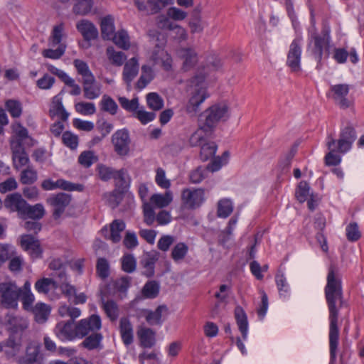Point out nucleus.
<instances>
[{
    "instance_id": "f257e3e1",
    "label": "nucleus",
    "mask_w": 364,
    "mask_h": 364,
    "mask_svg": "<svg viewBox=\"0 0 364 364\" xmlns=\"http://www.w3.org/2000/svg\"><path fill=\"white\" fill-rule=\"evenodd\" d=\"M325 295L330 313L329 346L331 360H335L338 343V328L337 326L338 309L337 302H342L343 293L341 277L339 269L331 264L328 269Z\"/></svg>"
},
{
    "instance_id": "f03ea898",
    "label": "nucleus",
    "mask_w": 364,
    "mask_h": 364,
    "mask_svg": "<svg viewBox=\"0 0 364 364\" xmlns=\"http://www.w3.org/2000/svg\"><path fill=\"white\" fill-rule=\"evenodd\" d=\"M230 117V105L226 102L215 103L199 115L198 128L189 139L191 146L200 144L205 137H210L220 122H226Z\"/></svg>"
},
{
    "instance_id": "7ed1b4c3",
    "label": "nucleus",
    "mask_w": 364,
    "mask_h": 364,
    "mask_svg": "<svg viewBox=\"0 0 364 364\" xmlns=\"http://www.w3.org/2000/svg\"><path fill=\"white\" fill-rule=\"evenodd\" d=\"M223 65L220 59L214 58L206 66L200 67L195 75L188 81L191 88V97L186 105V112L190 116H196L200 105L208 97L205 80L211 70H218Z\"/></svg>"
},
{
    "instance_id": "20e7f679",
    "label": "nucleus",
    "mask_w": 364,
    "mask_h": 364,
    "mask_svg": "<svg viewBox=\"0 0 364 364\" xmlns=\"http://www.w3.org/2000/svg\"><path fill=\"white\" fill-rule=\"evenodd\" d=\"M63 31L64 26L63 23H60L53 27L51 36L48 39V43L52 48L57 46H58L56 49L48 48L43 50L42 52L43 57L51 59H59L65 53L66 45L61 43Z\"/></svg>"
},
{
    "instance_id": "39448f33",
    "label": "nucleus",
    "mask_w": 364,
    "mask_h": 364,
    "mask_svg": "<svg viewBox=\"0 0 364 364\" xmlns=\"http://www.w3.org/2000/svg\"><path fill=\"white\" fill-rule=\"evenodd\" d=\"M21 288L14 282L0 283V304L5 309H16Z\"/></svg>"
},
{
    "instance_id": "423d86ee",
    "label": "nucleus",
    "mask_w": 364,
    "mask_h": 364,
    "mask_svg": "<svg viewBox=\"0 0 364 364\" xmlns=\"http://www.w3.org/2000/svg\"><path fill=\"white\" fill-rule=\"evenodd\" d=\"M204 200V190L202 188H185L181 192V201L186 208L195 209Z\"/></svg>"
},
{
    "instance_id": "0eeeda50",
    "label": "nucleus",
    "mask_w": 364,
    "mask_h": 364,
    "mask_svg": "<svg viewBox=\"0 0 364 364\" xmlns=\"http://www.w3.org/2000/svg\"><path fill=\"white\" fill-rule=\"evenodd\" d=\"M295 196L299 203L307 201L308 207L311 210H314L317 205L318 196L311 192V188L305 181H301L298 184Z\"/></svg>"
},
{
    "instance_id": "6e6552de",
    "label": "nucleus",
    "mask_w": 364,
    "mask_h": 364,
    "mask_svg": "<svg viewBox=\"0 0 364 364\" xmlns=\"http://www.w3.org/2000/svg\"><path fill=\"white\" fill-rule=\"evenodd\" d=\"M301 46L299 39L294 40L289 46L287 65L293 73L301 71Z\"/></svg>"
},
{
    "instance_id": "1a4fd4ad",
    "label": "nucleus",
    "mask_w": 364,
    "mask_h": 364,
    "mask_svg": "<svg viewBox=\"0 0 364 364\" xmlns=\"http://www.w3.org/2000/svg\"><path fill=\"white\" fill-rule=\"evenodd\" d=\"M102 326L100 317L93 314L88 318L80 320L76 325L77 338H82L91 331H98Z\"/></svg>"
},
{
    "instance_id": "9d476101",
    "label": "nucleus",
    "mask_w": 364,
    "mask_h": 364,
    "mask_svg": "<svg viewBox=\"0 0 364 364\" xmlns=\"http://www.w3.org/2000/svg\"><path fill=\"white\" fill-rule=\"evenodd\" d=\"M114 151L120 156H126L129 151L130 139L126 129L117 131L112 136Z\"/></svg>"
},
{
    "instance_id": "9b49d317",
    "label": "nucleus",
    "mask_w": 364,
    "mask_h": 364,
    "mask_svg": "<svg viewBox=\"0 0 364 364\" xmlns=\"http://www.w3.org/2000/svg\"><path fill=\"white\" fill-rule=\"evenodd\" d=\"M71 196L69 194L60 193L50 196L47 199V203L53 208V217L59 218L64 213L65 208L69 205Z\"/></svg>"
},
{
    "instance_id": "f8f14e48",
    "label": "nucleus",
    "mask_w": 364,
    "mask_h": 364,
    "mask_svg": "<svg viewBox=\"0 0 364 364\" xmlns=\"http://www.w3.org/2000/svg\"><path fill=\"white\" fill-rule=\"evenodd\" d=\"M26 205V200L18 193L7 195L4 200V206L10 212L18 213L20 217L23 215Z\"/></svg>"
},
{
    "instance_id": "ddd939ff",
    "label": "nucleus",
    "mask_w": 364,
    "mask_h": 364,
    "mask_svg": "<svg viewBox=\"0 0 364 364\" xmlns=\"http://www.w3.org/2000/svg\"><path fill=\"white\" fill-rule=\"evenodd\" d=\"M11 149L12 152V161L14 168L16 170L21 169L23 166L28 164L30 160L28 154L25 151L23 144L19 142H11Z\"/></svg>"
},
{
    "instance_id": "4468645a",
    "label": "nucleus",
    "mask_w": 364,
    "mask_h": 364,
    "mask_svg": "<svg viewBox=\"0 0 364 364\" xmlns=\"http://www.w3.org/2000/svg\"><path fill=\"white\" fill-rule=\"evenodd\" d=\"M55 333L62 341H73L77 338L75 325L72 321L58 322L55 328Z\"/></svg>"
},
{
    "instance_id": "2eb2a0df",
    "label": "nucleus",
    "mask_w": 364,
    "mask_h": 364,
    "mask_svg": "<svg viewBox=\"0 0 364 364\" xmlns=\"http://www.w3.org/2000/svg\"><path fill=\"white\" fill-rule=\"evenodd\" d=\"M178 57L183 60L181 69L186 72L198 63V54L192 48H181L177 50Z\"/></svg>"
},
{
    "instance_id": "dca6fc26",
    "label": "nucleus",
    "mask_w": 364,
    "mask_h": 364,
    "mask_svg": "<svg viewBox=\"0 0 364 364\" xmlns=\"http://www.w3.org/2000/svg\"><path fill=\"white\" fill-rule=\"evenodd\" d=\"M355 139V132L353 127H347L344 128L340 134L339 139L336 141L338 152L345 153L348 151L351 148V145Z\"/></svg>"
},
{
    "instance_id": "f3484780",
    "label": "nucleus",
    "mask_w": 364,
    "mask_h": 364,
    "mask_svg": "<svg viewBox=\"0 0 364 364\" xmlns=\"http://www.w3.org/2000/svg\"><path fill=\"white\" fill-rule=\"evenodd\" d=\"M21 245L22 248L28 251L33 258H39L41 257L43 250L40 242L31 235H24L21 237Z\"/></svg>"
},
{
    "instance_id": "a211bd4d",
    "label": "nucleus",
    "mask_w": 364,
    "mask_h": 364,
    "mask_svg": "<svg viewBox=\"0 0 364 364\" xmlns=\"http://www.w3.org/2000/svg\"><path fill=\"white\" fill-rule=\"evenodd\" d=\"M82 90L85 98L95 100L101 95V85L98 83L95 76L82 81Z\"/></svg>"
},
{
    "instance_id": "6ab92c4d",
    "label": "nucleus",
    "mask_w": 364,
    "mask_h": 364,
    "mask_svg": "<svg viewBox=\"0 0 364 364\" xmlns=\"http://www.w3.org/2000/svg\"><path fill=\"white\" fill-rule=\"evenodd\" d=\"M151 58L155 64H161L165 70L169 71L171 70L172 58L162 47L156 46Z\"/></svg>"
},
{
    "instance_id": "aec40b11",
    "label": "nucleus",
    "mask_w": 364,
    "mask_h": 364,
    "mask_svg": "<svg viewBox=\"0 0 364 364\" xmlns=\"http://www.w3.org/2000/svg\"><path fill=\"white\" fill-rule=\"evenodd\" d=\"M76 27L77 31L87 41L96 39L98 36L97 28L91 21L87 19H82L78 21Z\"/></svg>"
},
{
    "instance_id": "412c9836",
    "label": "nucleus",
    "mask_w": 364,
    "mask_h": 364,
    "mask_svg": "<svg viewBox=\"0 0 364 364\" xmlns=\"http://www.w3.org/2000/svg\"><path fill=\"white\" fill-rule=\"evenodd\" d=\"M333 98L342 108H347L350 106V101L346 98L349 91V86L346 84H338L331 87Z\"/></svg>"
},
{
    "instance_id": "4be33fe9",
    "label": "nucleus",
    "mask_w": 364,
    "mask_h": 364,
    "mask_svg": "<svg viewBox=\"0 0 364 364\" xmlns=\"http://www.w3.org/2000/svg\"><path fill=\"white\" fill-rule=\"evenodd\" d=\"M327 147L329 152L325 156V162L328 166H336L341 162V156L335 152H338L336 141L331 135L328 136Z\"/></svg>"
},
{
    "instance_id": "5701e85b",
    "label": "nucleus",
    "mask_w": 364,
    "mask_h": 364,
    "mask_svg": "<svg viewBox=\"0 0 364 364\" xmlns=\"http://www.w3.org/2000/svg\"><path fill=\"white\" fill-rule=\"evenodd\" d=\"M78 186H80V185L74 184L63 179H58L55 182L50 179H46L41 183V187L46 191L53 190L57 188L66 191H74L77 190Z\"/></svg>"
},
{
    "instance_id": "b1692460",
    "label": "nucleus",
    "mask_w": 364,
    "mask_h": 364,
    "mask_svg": "<svg viewBox=\"0 0 364 364\" xmlns=\"http://www.w3.org/2000/svg\"><path fill=\"white\" fill-rule=\"evenodd\" d=\"M115 186L120 192H124L130 185L131 178L125 168L116 170L114 178Z\"/></svg>"
},
{
    "instance_id": "393cba45",
    "label": "nucleus",
    "mask_w": 364,
    "mask_h": 364,
    "mask_svg": "<svg viewBox=\"0 0 364 364\" xmlns=\"http://www.w3.org/2000/svg\"><path fill=\"white\" fill-rule=\"evenodd\" d=\"M21 349L22 343L21 338L10 336L6 341L4 353L8 359L16 357L21 351Z\"/></svg>"
},
{
    "instance_id": "a878e982",
    "label": "nucleus",
    "mask_w": 364,
    "mask_h": 364,
    "mask_svg": "<svg viewBox=\"0 0 364 364\" xmlns=\"http://www.w3.org/2000/svg\"><path fill=\"white\" fill-rule=\"evenodd\" d=\"M38 354L39 346L30 343L26 347L25 356L19 358L17 362L18 364H33L38 361Z\"/></svg>"
},
{
    "instance_id": "bb28decb",
    "label": "nucleus",
    "mask_w": 364,
    "mask_h": 364,
    "mask_svg": "<svg viewBox=\"0 0 364 364\" xmlns=\"http://www.w3.org/2000/svg\"><path fill=\"white\" fill-rule=\"evenodd\" d=\"M119 330L123 343L128 346L133 342V328L130 321L123 317L119 321Z\"/></svg>"
},
{
    "instance_id": "cd10ccee",
    "label": "nucleus",
    "mask_w": 364,
    "mask_h": 364,
    "mask_svg": "<svg viewBox=\"0 0 364 364\" xmlns=\"http://www.w3.org/2000/svg\"><path fill=\"white\" fill-rule=\"evenodd\" d=\"M101 35L104 40H111L115 33L114 18L109 15L102 18L100 22Z\"/></svg>"
},
{
    "instance_id": "c85d7f7f",
    "label": "nucleus",
    "mask_w": 364,
    "mask_h": 364,
    "mask_svg": "<svg viewBox=\"0 0 364 364\" xmlns=\"http://www.w3.org/2000/svg\"><path fill=\"white\" fill-rule=\"evenodd\" d=\"M158 260L157 253H146L144 255L141 260V264L144 268L143 274L147 277H151L154 274V266L156 262Z\"/></svg>"
},
{
    "instance_id": "c756f323",
    "label": "nucleus",
    "mask_w": 364,
    "mask_h": 364,
    "mask_svg": "<svg viewBox=\"0 0 364 364\" xmlns=\"http://www.w3.org/2000/svg\"><path fill=\"white\" fill-rule=\"evenodd\" d=\"M138 71L139 64L135 58H131L125 63L122 75L123 80L127 85H129L133 79L137 75Z\"/></svg>"
},
{
    "instance_id": "7c9ffc66",
    "label": "nucleus",
    "mask_w": 364,
    "mask_h": 364,
    "mask_svg": "<svg viewBox=\"0 0 364 364\" xmlns=\"http://www.w3.org/2000/svg\"><path fill=\"white\" fill-rule=\"evenodd\" d=\"M49 112L52 117L58 115L63 121H66L69 116L63 105L62 99L58 95L53 97Z\"/></svg>"
},
{
    "instance_id": "2f4dec72",
    "label": "nucleus",
    "mask_w": 364,
    "mask_h": 364,
    "mask_svg": "<svg viewBox=\"0 0 364 364\" xmlns=\"http://www.w3.org/2000/svg\"><path fill=\"white\" fill-rule=\"evenodd\" d=\"M209 137H205V139L196 146H200V157L205 161L211 159L215 154L217 145L213 141H208Z\"/></svg>"
},
{
    "instance_id": "473e14b6",
    "label": "nucleus",
    "mask_w": 364,
    "mask_h": 364,
    "mask_svg": "<svg viewBox=\"0 0 364 364\" xmlns=\"http://www.w3.org/2000/svg\"><path fill=\"white\" fill-rule=\"evenodd\" d=\"M46 210L42 204L37 203L34 205H31L27 203V205L25 208V211L23 212V215H21V218H28L32 220H39L44 216Z\"/></svg>"
},
{
    "instance_id": "72a5a7b5",
    "label": "nucleus",
    "mask_w": 364,
    "mask_h": 364,
    "mask_svg": "<svg viewBox=\"0 0 364 364\" xmlns=\"http://www.w3.org/2000/svg\"><path fill=\"white\" fill-rule=\"evenodd\" d=\"M235 317L242 338L245 340L247 336L248 322L246 314L241 306H237L235 309Z\"/></svg>"
},
{
    "instance_id": "f704fd0d",
    "label": "nucleus",
    "mask_w": 364,
    "mask_h": 364,
    "mask_svg": "<svg viewBox=\"0 0 364 364\" xmlns=\"http://www.w3.org/2000/svg\"><path fill=\"white\" fill-rule=\"evenodd\" d=\"M7 323L10 329L14 333L25 331L29 325L28 321L20 316H9Z\"/></svg>"
},
{
    "instance_id": "c9c22d12",
    "label": "nucleus",
    "mask_w": 364,
    "mask_h": 364,
    "mask_svg": "<svg viewBox=\"0 0 364 364\" xmlns=\"http://www.w3.org/2000/svg\"><path fill=\"white\" fill-rule=\"evenodd\" d=\"M31 311L33 314L36 321L42 323L48 319L50 309L46 304L37 303Z\"/></svg>"
},
{
    "instance_id": "e433bc0d",
    "label": "nucleus",
    "mask_w": 364,
    "mask_h": 364,
    "mask_svg": "<svg viewBox=\"0 0 364 364\" xmlns=\"http://www.w3.org/2000/svg\"><path fill=\"white\" fill-rule=\"evenodd\" d=\"M172 200L173 196L170 191H166L164 194H154L150 198L151 203L159 208L168 206Z\"/></svg>"
},
{
    "instance_id": "4c0bfd02",
    "label": "nucleus",
    "mask_w": 364,
    "mask_h": 364,
    "mask_svg": "<svg viewBox=\"0 0 364 364\" xmlns=\"http://www.w3.org/2000/svg\"><path fill=\"white\" fill-rule=\"evenodd\" d=\"M329 29L325 28L323 31V37L315 36L314 37V46L315 48L314 50V53L316 58H321L323 53V48L328 43L329 38Z\"/></svg>"
},
{
    "instance_id": "58836bf2",
    "label": "nucleus",
    "mask_w": 364,
    "mask_h": 364,
    "mask_svg": "<svg viewBox=\"0 0 364 364\" xmlns=\"http://www.w3.org/2000/svg\"><path fill=\"white\" fill-rule=\"evenodd\" d=\"M93 4L94 0H76L73 12L76 15H87L91 11Z\"/></svg>"
},
{
    "instance_id": "ea45409f",
    "label": "nucleus",
    "mask_w": 364,
    "mask_h": 364,
    "mask_svg": "<svg viewBox=\"0 0 364 364\" xmlns=\"http://www.w3.org/2000/svg\"><path fill=\"white\" fill-rule=\"evenodd\" d=\"M107 56L111 63L116 66H121L127 59V56L122 51H116L112 46L106 50Z\"/></svg>"
},
{
    "instance_id": "a19ab883",
    "label": "nucleus",
    "mask_w": 364,
    "mask_h": 364,
    "mask_svg": "<svg viewBox=\"0 0 364 364\" xmlns=\"http://www.w3.org/2000/svg\"><path fill=\"white\" fill-rule=\"evenodd\" d=\"M111 40L117 46L123 50H128L130 47L129 37L124 30H120L115 33Z\"/></svg>"
},
{
    "instance_id": "79ce46f5",
    "label": "nucleus",
    "mask_w": 364,
    "mask_h": 364,
    "mask_svg": "<svg viewBox=\"0 0 364 364\" xmlns=\"http://www.w3.org/2000/svg\"><path fill=\"white\" fill-rule=\"evenodd\" d=\"M125 229V223L121 220H114L110 224L109 239L113 242H118L121 240L120 233Z\"/></svg>"
},
{
    "instance_id": "37998d69",
    "label": "nucleus",
    "mask_w": 364,
    "mask_h": 364,
    "mask_svg": "<svg viewBox=\"0 0 364 364\" xmlns=\"http://www.w3.org/2000/svg\"><path fill=\"white\" fill-rule=\"evenodd\" d=\"M37 171L30 165H28L20 173V182L22 184H33L37 181Z\"/></svg>"
},
{
    "instance_id": "c03bdc74",
    "label": "nucleus",
    "mask_w": 364,
    "mask_h": 364,
    "mask_svg": "<svg viewBox=\"0 0 364 364\" xmlns=\"http://www.w3.org/2000/svg\"><path fill=\"white\" fill-rule=\"evenodd\" d=\"M141 346L151 348L155 343L154 332L150 328H141L138 331Z\"/></svg>"
},
{
    "instance_id": "a18cd8bd",
    "label": "nucleus",
    "mask_w": 364,
    "mask_h": 364,
    "mask_svg": "<svg viewBox=\"0 0 364 364\" xmlns=\"http://www.w3.org/2000/svg\"><path fill=\"white\" fill-rule=\"evenodd\" d=\"M58 287L57 282L49 278H43L38 280L35 284V288L39 293L48 294L51 289Z\"/></svg>"
},
{
    "instance_id": "49530a36",
    "label": "nucleus",
    "mask_w": 364,
    "mask_h": 364,
    "mask_svg": "<svg viewBox=\"0 0 364 364\" xmlns=\"http://www.w3.org/2000/svg\"><path fill=\"white\" fill-rule=\"evenodd\" d=\"M103 309L107 317L112 321H115L119 316V309L117 304L112 300L103 302Z\"/></svg>"
},
{
    "instance_id": "de8ad7c7",
    "label": "nucleus",
    "mask_w": 364,
    "mask_h": 364,
    "mask_svg": "<svg viewBox=\"0 0 364 364\" xmlns=\"http://www.w3.org/2000/svg\"><path fill=\"white\" fill-rule=\"evenodd\" d=\"M167 307L161 305L156 308L154 311H149L146 316V321L151 324H160L162 314L167 311Z\"/></svg>"
},
{
    "instance_id": "09e8293b",
    "label": "nucleus",
    "mask_w": 364,
    "mask_h": 364,
    "mask_svg": "<svg viewBox=\"0 0 364 364\" xmlns=\"http://www.w3.org/2000/svg\"><path fill=\"white\" fill-rule=\"evenodd\" d=\"M102 339V336L100 333H95L85 338L81 345L90 350H94L100 346Z\"/></svg>"
},
{
    "instance_id": "8fccbe9b",
    "label": "nucleus",
    "mask_w": 364,
    "mask_h": 364,
    "mask_svg": "<svg viewBox=\"0 0 364 364\" xmlns=\"http://www.w3.org/2000/svg\"><path fill=\"white\" fill-rule=\"evenodd\" d=\"M232 204L229 199H222L218 203L217 214L218 217L225 218L232 213Z\"/></svg>"
},
{
    "instance_id": "3c124183",
    "label": "nucleus",
    "mask_w": 364,
    "mask_h": 364,
    "mask_svg": "<svg viewBox=\"0 0 364 364\" xmlns=\"http://www.w3.org/2000/svg\"><path fill=\"white\" fill-rule=\"evenodd\" d=\"M159 284L156 281H149L144 286L142 294L146 298L154 299L159 293Z\"/></svg>"
},
{
    "instance_id": "603ef678",
    "label": "nucleus",
    "mask_w": 364,
    "mask_h": 364,
    "mask_svg": "<svg viewBox=\"0 0 364 364\" xmlns=\"http://www.w3.org/2000/svg\"><path fill=\"white\" fill-rule=\"evenodd\" d=\"M12 129L16 134V138L12 139L11 142L17 141L19 142L20 144H23V141L29 137L27 129L23 127L19 122L14 123L12 125Z\"/></svg>"
},
{
    "instance_id": "864d4df0",
    "label": "nucleus",
    "mask_w": 364,
    "mask_h": 364,
    "mask_svg": "<svg viewBox=\"0 0 364 364\" xmlns=\"http://www.w3.org/2000/svg\"><path fill=\"white\" fill-rule=\"evenodd\" d=\"M100 105L103 111L109 112L112 115H114L118 109V106L114 100L107 95L102 96Z\"/></svg>"
},
{
    "instance_id": "5fc2aeb1",
    "label": "nucleus",
    "mask_w": 364,
    "mask_h": 364,
    "mask_svg": "<svg viewBox=\"0 0 364 364\" xmlns=\"http://www.w3.org/2000/svg\"><path fill=\"white\" fill-rule=\"evenodd\" d=\"M73 64L77 70V73L82 76V80L94 77L87 64L85 61L75 59L73 61Z\"/></svg>"
},
{
    "instance_id": "6e6d98bb",
    "label": "nucleus",
    "mask_w": 364,
    "mask_h": 364,
    "mask_svg": "<svg viewBox=\"0 0 364 364\" xmlns=\"http://www.w3.org/2000/svg\"><path fill=\"white\" fill-rule=\"evenodd\" d=\"M58 313L62 317L69 316L73 322L74 319L80 316L81 311L78 308L63 305L59 307Z\"/></svg>"
},
{
    "instance_id": "4d7b16f0",
    "label": "nucleus",
    "mask_w": 364,
    "mask_h": 364,
    "mask_svg": "<svg viewBox=\"0 0 364 364\" xmlns=\"http://www.w3.org/2000/svg\"><path fill=\"white\" fill-rule=\"evenodd\" d=\"M173 0H147V4L151 14L159 13L166 6L171 4Z\"/></svg>"
},
{
    "instance_id": "13d9d810",
    "label": "nucleus",
    "mask_w": 364,
    "mask_h": 364,
    "mask_svg": "<svg viewBox=\"0 0 364 364\" xmlns=\"http://www.w3.org/2000/svg\"><path fill=\"white\" fill-rule=\"evenodd\" d=\"M6 107L11 117L14 118L19 117L22 114V105L16 100H8L6 102Z\"/></svg>"
},
{
    "instance_id": "bf43d9fd",
    "label": "nucleus",
    "mask_w": 364,
    "mask_h": 364,
    "mask_svg": "<svg viewBox=\"0 0 364 364\" xmlns=\"http://www.w3.org/2000/svg\"><path fill=\"white\" fill-rule=\"evenodd\" d=\"M146 101L150 109L159 110L164 106L163 99L156 92H151L146 95Z\"/></svg>"
},
{
    "instance_id": "052dcab7",
    "label": "nucleus",
    "mask_w": 364,
    "mask_h": 364,
    "mask_svg": "<svg viewBox=\"0 0 364 364\" xmlns=\"http://www.w3.org/2000/svg\"><path fill=\"white\" fill-rule=\"evenodd\" d=\"M98 177L103 181L113 179L116 170L112 167L103 164H99L97 167Z\"/></svg>"
},
{
    "instance_id": "680f3d73",
    "label": "nucleus",
    "mask_w": 364,
    "mask_h": 364,
    "mask_svg": "<svg viewBox=\"0 0 364 364\" xmlns=\"http://www.w3.org/2000/svg\"><path fill=\"white\" fill-rule=\"evenodd\" d=\"M97 161V156H96L93 151H85L80 154L78 157V162L84 167L88 168L93 163Z\"/></svg>"
},
{
    "instance_id": "e2e57ef3",
    "label": "nucleus",
    "mask_w": 364,
    "mask_h": 364,
    "mask_svg": "<svg viewBox=\"0 0 364 364\" xmlns=\"http://www.w3.org/2000/svg\"><path fill=\"white\" fill-rule=\"evenodd\" d=\"M203 167H198L193 170L189 175L190 181L192 183H199L207 176L208 168Z\"/></svg>"
},
{
    "instance_id": "0e129e2a",
    "label": "nucleus",
    "mask_w": 364,
    "mask_h": 364,
    "mask_svg": "<svg viewBox=\"0 0 364 364\" xmlns=\"http://www.w3.org/2000/svg\"><path fill=\"white\" fill-rule=\"evenodd\" d=\"M75 110L83 115H91L95 113L96 108L94 103L80 102L75 105Z\"/></svg>"
},
{
    "instance_id": "69168bd1",
    "label": "nucleus",
    "mask_w": 364,
    "mask_h": 364,
    "mask_svg": "<svg viewBox=\"0 0 364 364\" xmlns=\"http://www.w3.org/2000/svg\"><path fill=\"white\" fill-rule=\"evenodd\" d=\"M118 101L122 107L128 112H136L139 108V100L136 97L129 100L125 97H119Z\"/></svg>"
},
{
    "instance_id": "338daca9",
    "label": "nucleus",
    "mask_w": 364,
    "mask_h": 364,
    "mask_svg": "<svg viewBox=\"0 0 364 364\" xmlns=\"http://www.w3.org/2000/svg\"><path fill=\"white\" fill-rule=\"evenodd\" d=\"M144 221L148 225H151L156 220V216L151 203H144L143 205Z\"/></svg>"
},
{
    "instance_id": "774afa93",
    "label": "nucleus",
    "mask_w": 364,
    "mask_h": 364,
    "mask_svg": "<svg viewBox=\"0 0 364 364\" xmlns=\"http://www.w3.org/2000/svg\"><path fill=\"white\" fill-rule=\"evenodd\" d=\"M97 273L101 279H105L109 276V265L105 258H99L96 265Z\"/></svg>"
}]
</instances>
